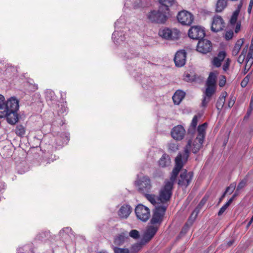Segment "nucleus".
<instances>
[{
	"mask_svg": "<svg viewBox=\"0 0 253 253\" xmlns=\"http://www.w3.org/2000/svg\"><path fill=\"white\" fill-rule=\"evenodd\" d=\"M191 143V140H189L184 148L183 154L179 153L175 158V164L171 172L170 179L169 180L165 181L164 186L160 191L159 196H156L154 194H149L148 193L144 194L146 199L153 205L167 204V203L170 200L172 195L174 182L179 172L182 168L184 164L187 162L189 156Z\"/></svg>",
	"mask_w": 253,
	"mask_h": 253,
	"instance_id": "obj_1",
	"label": "nucleus"
},
{
	"mask_svg": "<svg viewBox=\"0 0 253 253\" xmlns=\"http://www.w3.org/2000/svg\"><path fill=\"white\" fill-rule=\"evenodd\" d=\"M19 107V100L15 97H11L5 101L4 96L0 94V118H6L9 124H16L18 120Z\"/></svg>",
	"mask_w": 253,
	"mask_h": 253,
	"instance_id": "obj_2",
	"label": "nucleus"
},
{
	"mask_svg": "<svg viewBox=\"0 0 253 253\" xmlns=\"http://www.w3.org/2000/svg\"><path fill=\"white\" fill-rule=\"evenodd\" d=\"M158 228L159 226L157 225H153L148 226L144 232L141 242L134 244L132 248L138 250H140L143 245L149 242L153 238L157 233Z\"/></svg>",
	"mask_w": 253,
	"mask_h": 253,
	"instance_id": "obj_3",
	"label": "nucleus"
},
{
	"mask_svg": "<svg viewBox=\"0 0 253 253\" xmlns=\"http://www.w3.org/2000/svg\"><path fill=\"white\" fill-rule=\"evenodd\" d=\"M168 11L165 10H161L160 6L158 11L153 10L148 14V18L152 22L157 23H164L167 20Z\"/></svg>",
	"mask_w": 253,
	"mask_h": 253,
	"instance_id": "obj_4",
	"label": "nucleus"
},
{
	"mask_svg": "<svg viewBox=\"0 0 253 253\" xmlns=\"http://www.w3.org/2000/svg\"><path fill=\"white\" fill-rule=\"evenodd\" d=\"M167 207V204L156 206L155 210L153 211L152 217L150 221L151 224L153 225L155 224L156 225L157 224L160 225L163 221Z\"/></svg>",
	"mask_w": 253,
	"mask_h": 253,
	"instance_id": "obj_5",
	"label": "nucleus"
},
{
	"mask_svg": "<svg viewBox=\"0 0 253 253\" xmlns=\"http://www.w3.org/2000/svg\"><path fill=\"white\" fill-rule=\"evenodd\" d=\"M135 184L138 187V191L144 194L149 192L152 188L150 179L146 176L136 181Z\"/></svg>",
	"mask_w": 253,
	"mask_h": 253,
	"instance_id": "obj_6",
	"label": "nucleus"
},
{
	"mask_svg": "<svg viewBox=\"0 0 253 253\" xmlns=\"http://www.w3.org/2000/svg\"><path fill=\"white\" fill-rule=\"evenodd\" d=\"M193 177V173L192 171H187L184 169L180 173L178 180V185L183 189L186 188L191 183Z\"/></svg>",
	"mask_w": 253,
	"mask_h": 253,
	"instance_id": "obj_7",
	"label": "nucleus"
},
{
	"mask_svg": "<svg viewBox=\"0 0 253 253\" xmlns=\"http://www.w3.org/2000/svg\"><path fill=\"white\" fill-rule=\"evenodd\" d=\"M137 217L143 222L147 221L150 216V211L148 208L142 204H139L135 209Z\"/></svg>",
	"mask_w": 253,
	"mask_h": 253,
	"instance_id": "obj_8",
	"label": "nucleus"
},
{
	"mask_svg": "<svg viewBox=\"0 0 253 253\" xmlns=\"http://www.w3.org/2000/svg\"><path fill=\"white\" fill-rule=\"evenodd\" d=\"M159 35L160 37L167 40H177L180 35V31L177 29H170L169 28L160 30Z\"/></svg>",
	"mask_w": 253,
	"mask_h": 253,
	"instance_id": "obj_9",
	"label": "nucleus"
},
{
	"mask_svg": "<svg viewBox=\"0 0 253 253\" xmlns=\"http://www.w3.org/2000/svg\"><path fill=\"white\" fill-rule=\"evenodd\" d=\"M177 19L182 25L190 26L194 20V16L189 12L183 10L177 15Z\"/></svg>",
	"mask_w": 253,
	"mask_h": 253,
	"instance_id": "obj_10",
	"label": "nucleus"
},
{
	"mask_svg": "<svg viewBox=\"0 0 253 253\" xmlns=\"http://www.w3.org/2000/svg\"><path fill=\"white\" fill-rule=\"evenodd\" d=\"M225 27V23L221 16L215 15L212 19L211 29L215 33L221 31Z\"/></svg>",
	"mask_w": 253,
	"mask_h": 253,
	"instance_id": "obj_11",
	"label": "nucleus"
},
{
	"mask_svg": "<svg viewBox=\"0 0 253 253\" xmlns=\"http://www.w3.org/2000/svg\"><path fill=\"white\" fill-rule=\"evenodd\" d=\"M188 36L190 38L194 40H202L205 36V32L201 26H192L188 31Z\"/></svg>",
	"mask_w": 253,
	"mask_h": 253,
	"instance_id": "obj_12",
	"label": "nucleus"
},
{
	"mask_svg": "<svg viewBox=\"0 0 253 253\" xmlns=\"http://www.w3.org/2000/svg\"><path fill=\"white\" fill-rule=\"evenodd\" d=\"M207 200L208 197H206V196H205L202 199V200H201L200 202L199 203L195 210L191 214V216L189 218L182 230H185L186 228H188L193 224L194 219L195 218V217L198 214L199 211L205 204Z\"/></svg>",
	"mask_w": 253,
	"mask_h": 253,
	"instance_id": "obj_13",
	"label": "nucleus"
},
{
	"mask_svg": "<svg viewBox=\"0 0 253 253\" xmlns=\"http://www.w3.org/2000/svg\"><path fill=\"white\" fill-rule=\"evenodd\" d=\"M212 50L211 42L207 39H202L199 41L197 45V50L203 54H207Z\"/></svg>",
	"mask_w": 253,
	"mask_h": 253,
	"instance_id": "obj_14",
	"label": "nucleus"
},
{
	"mask_svg": "<svg viewBox=\"0 0 253 253\" xmlns=\"http://www.w3.org/2000/svg\"><path fill=\"white\" fill-rule=\"evenodd\" d=\"M216 80V75L215 73L211 72L206 82L207 88L206 90L208 95H210L211 93H214L215 91V84Z\"/></svg>",
	"mask_w": 253,
	"mask_h": 253,
	"instance_id": "obj_15",
	"label": "nucleus"
},
{
	"mask_svg": "<svg viewBox=\"0 0 253 253\" xmlns=\"http://www.w3.org/2000/svg\"><path fill=\"white\" fill-rule=\"evenodd\" d=\"M185 134V130L183 126L181 125H177L172 129L171 135L176 140H182Z\"/></svg>",
	"mask_w": 253,
	"mask_h": 253,
	"instance_id": "obj_16",
	"label": "nucleus"
},
{
	"mask_svg": "<svg viewBox=\"0 0 253 253\" xmlns=\"http://www.w3.org/2000/svg\"><path fill=\"white\" fill-rule=\"evenodd\" d=\"M186 52L184 50L178 51L174 58V61L176 66L182 67L186 62Z\"/></svg>",
	"mask_w": 253,
	"mask_h": 253,
	"instance_id": "obj_17",
	"label": "nucleus"
},
{
	"mask_svg": "<svg viewBox=\"0 0 253 253\" xmlns=\"http://www.w3.org/2000/svg\"><path fill=\"white\" fill-rule=\"evenodd\" d=\"M132 211V208L128 205L122 206L118 211V215L121 218H127Z\"/></svg>",
	"mask_w": 253,
	"mask_h": 253,
	"instance_id": "obj_18",
	"label": "nucleus"
},
{
	"mask_svg": "<svg viewBox=\"0 0 253 253\" xmlns=\"http://www.w3.org/2000/svg\"><path fill=\"white\" fill-rule=\"evenodd\" d=\"M207 126V123H205L198 126L197 128L198 135L196 138V140H200V141L204 140Z\"/></svg>",
	"mask_w": 253,
	"mask_h": 253,
	"instance_id": "obj_19",
	"label": "nucleus"
},
{
	"mask_svg": "<svg viewBox=\"0 0 253 253\" xmlns=\"http://www.w3.org/2000/svg\"><path fill=\"white\" fill-rule=\"evenodd\" d=\"M225 56L226 52L225 51H220L217 56L213 58L212 61L213 65L216 67H219L221 65V62L225 58Z\"/></svg>",
	"mask_w": 253,
	"mask_h": 253,
	"instance_id": "obj_20",
	"label": "nucleus"
},
{
	"mask_svg": "<svg viewBox=\"0 0 253 253\" xmlns=\"http://www.w3.org/2000/svg\"><path fill=\"white\" fill-rule=\"evenodd\" d=\"M253 64V54L248 53L246 59V64L243 71L244 75L246 74Z\"/></svg>",
	"mask_w": 253,
	"mask_h": 253,
	"instance_id": "obj_21",
	"label": "nucleus"
},
{
	"mask_svg": "<svg viewBox=\"0 0 253 253\" xmlns=\"http://www.w3.org/2000/svg\"><path fill=\"white\" fill-rule=\"evenodd\" d=\"M159 166L162 168H165L170 165L171 161L169 156L167 154H164L159 160Z\"/></svg>",
	"mask_w": 253,
	"mask_h": 253,
	"instance_id": "obj_22",
	"label": "nucleus"
},
{
	"mask_svg": "<svg viewBox=\"0 0 253 253\" xmlns=\"http://www.w3.org/2000/svg\"><path fill=\"white\" fill-rule=\"evenodd\" d=\"M185 93L182 90H177L172 96L174 104L178 105L184 98Z\"/></svg>",
	"mask_w": 253,
	"mask_h": 253,
	"instance_id": "obj_23",
	"label": "nucleus"
},
{
	"mask_svg": "<svg viewBox=\"0 0 253 253\" xmlns=\"http://www.w3.org/2000/svg\"><path fill=\"white\" fill-rule=\"evenodd\" d=\"M227 6V0H217L215 4V11L222 12Z\"/></svg>",
	"mask_w": 253,
	"mask_h": 253,
	"instance_id": "obj_24",
	"label": "nucleus"
},
{
	"mask_svg": "<svg viewBox=\"0 0 253 253\" xmlns=\"http://www.w3.org/2000/svg\"><path fill=\"white\" fill-rule=\"evenodd\" d=\"M227 95V92L225 91L222 92L221 93L220 96L219 97L217 100L216 105V107L218 110L220 111L221 109L223 108L225 101V98Z\"/></svg>",
	"mask_w": 253,
	"mask_h": 253,
	"instance_id": "obj_25",
	"label": "nucleus"
},
{
	"mask_svg": "<svg viewBox=\"0 0 253 253\" xmlns=\"http://www.w3.org/2000/svg\"><path fill=\"white\" fill-rule=\"evenodd\" d=\"M159 1L161 4L160 9L169 12V7L174 3L175 0H159Z\"/></svg>",
	"mask_w": 253,
	"mask_h": 253,
	"instance_id": "obj_26",
	"label": "nucleus"
},
{
	"mask_svg": "<svg viewBox=\"0 0 253 253\" xmlns=\"http://www.w3.org/2000/svg\"><path fill=\"white\" fill-rule=\"evenodd\" d=\"M244 42V39H240L236 42L232 52V55L233 56H236L238 54Z\"/></svg>",
	"mask_w": 253,
	"mask_h": 253,
	"instance_id": "obj_27",
	"label": "nucleus"
},
{
	"mask_svg": "<svg viewBox=\"0 0 253 253\" xmlns=\"http://www.w3.org/2000/svg\"><path fill=\"white\" fill-rule=\"evenodd\" d=\"M127 236L125 233H122L115 238L114 243L115 244L120 246L122 245L127 239Z\"/></svg>",
	"mask_w": 253,
	"mask_h": 253,
	"instance_id": "obj_28",
	"label": "nucleus"
},
{
	"mask_svg": "<svg viewBox=\"0 0 253 253\" xmlns=\"http://www.w3.org/2000/svg\"><path fill=\"white\" fill-rule=\"evenodd\" d=\"M204 141H200V140H196L194 141L193 144V148H192V151L193 153H197L202 146Z\"/></svg>",
	"mask_w": 253,
	"mask_h": 253,
	"instance_id": "obj_29",
	"label": "nucleus"
},
{
	"mask_svg": "<svg viewBox=\"0 0 253 253\" xmlns=\"http://www.w3.org/2000/svg\"><path fill=\"white\" fill-rule=\"evenodd\" d=\"M213 94L214 93H211V94L210 95H208L209 94H207V91L205 90L204 92V97L202 102V107H206L207 106V104L211 100V97Z\"/></svg>",
	"mask_w": 253,
	"mask_h": 253,
	"instance_id": "obj_30",
	"label": "nucleus"
},
{
	"mask_svg": "<svg viewBox=\"0 0 253 253\" xmlns=\"http://www.w3.org/2000/svg\"><path fill=\"white\" fill-rule=\"evenodd\" d=\"M239 14V9H236L235 11H234L230 20V24L231 25L234 26L236 24Z\"/></svg>",
	"mask_w": 253,
	"mask_h": 253,
	"instance_id": "obj_31",
	"label": "nucleus"
},
{
	"mask_svg": "<svg viewBox=\"0 0 253 253\" xmlns=\"http://www.w3.org/2000/svg\"><path fill=\"white\" fill-rule=\"evenodd\" d=\"M230 189H231V193H233V192L234 191V190H235V184H234V183H232V184H231L228 187H227L226 189V190L224 192V193L223 194V195L221 196V197L219 198V201H218V204L220 203L221 202V201L223 200V199H224V198L225 197L226 194L228 192L229 190Z\"/></svg>",
	"mask_w": 253,
	"mask_h": 253,
	"instance_id": "obj_32",
	"label": "nucleus"
},
{
	"mask_svg": "<svg viewBox=\"0 0 253 253\" xmlns=\"http://www.w3.org/2000/svg\"><path fill=\"white\" fill-rule=\"evenodd\" d=\"M15 133L19 136H23L25 133V127L22 125L17 126L15 129Z\"/></svg>",
	"mask_w": 253,
	"mask_h": 253,
	"instance_id": "obj_33",
	"label": "nucleus"
},
{
	"mask_svg": "<svg viewBox=\"0 0 253 253\" xmlns=\"http://www.w3.org/2000/svg\"><path fill=\"white\" fill-rule=\"evenodd\" d=\"M115 253H129L128 249L126 248H120L118 247L114 248Z\"/></svg>",
	"mask_w": 253,
	"mask_h": 253,
	"instance_id": "obj_34",
	"label": "nucleus"
},
{
	"mask_svg": "<svg viewBox=\"0 0 253 253\" xmlns=\"http://www.w3.org/2000/svg\"><path fill=\"white\" fill-rule=\"evenodd\" d=\"M230 205V204L227 202L225 205H224L219 210L218 212V215L221 216L223 214V213L225 212L226 209L228 208V207Z\"/></svg>",
	"mask_w": 253,
	"mask_h": 253,
	"instance_id": "obj_35",
	"label": "nucleus"
},
{
	"mask_svg": "<svg viewBox=\"0 0 253 253\" xmlns=\"http://www.w3.org/2000/svg\"><path fill=\"white\" fill-rule=\"evenodd\" d=\"M129 235L131 237L134 239H137L139 237V232L136 230H131Z\"/></svg>",
	"mask_w": 253,
	"mask_h": 253,
	"instance_id": "obj_36",
	"label": "nucleus"
},
{
	"mask_svg": "<svg viewBox=\"0 0 253 253\" xmlns=\"http://www.w3.org/2000/svg\"><path fill=\"white\" fill-rule=\"evenodd\" d=\"M250 76L251 75L250 74H248L241 82V85L242 87H245L246 86L249 81Z\"/></svg>",
	"mask_w": 253,
	"mask_h": 253,
	"instance_id": "obj_37",
	"label": "nucleus"
},
{
	"mask_svg": "<svg viewBox=\"0 0 253 253\" xmlns=\"http://www.w3.org/2000/svg\"><path fill=\"white\" fill-rule=\"evenodd\" d=\"M198 124V117L197 115H195L193 118V119L192 120V122L191 124V126L193 127L194 128H195Z\"/></svg>",
	"mask_w": 253,
	"mask_h": 253,
	"instance_id": "obj_38",
	"label": "nucleus"
},
{
	"mask_svg": "<svg viewBox=\"0 0 253 253\" xmlns=\"http://www.w3.org/2000/svg\"><path fill=\"white\" fill-rule=\"evenodd\" d=\"M233 32L232 31H229L226 32L225 35V38L227 40H230L233 38Z\"/></svg>",
	"mask_w": 253,
	"mask_h": 253,
	"instance_id": "obj_39",
	"label": "nucleus"
},
{
	"mask_svg": "<svg viewBox=\"0 0 253 253\" xmlns=\"http://www.w3.org/2000/svg\"><path fill=\"white\" fill-rule=\"evenodd\" d=\"M38 85L36 84H29L28 89L31 91H35L38 89Z\"/></svg>",
	"mask_w": 253,
	"mask_h": 253,
	"instance_id": "obj_40",
	"label": "nucleus"
},
{
	"mask_svg": "<svg viewBox=\"0 0 253 253\" xmlns=\"http://www.w3.org/2000/svg\"><path fill=\"white\" fill-rule=\"evenodd\" d=\"M253 110V96L252 97L251 100L250 104V108L247 111V115L248 116H250Z\"/></svg>",
	"mask_w": 253,
	"mask_h": 253,
	"instance_id": "obj_41",
	"label": "nucleus"
},
{
	"mask_svg": "<svg viewBox=\"0 0 253 253\" xmlns=\"http://www.w3.org/2000/svg\"><path fill=\"white\" fill-rule=\"evenodd\" d=\"M246 185V182L244 180H242L238 185L237 187V191H239L244 188Z\"/></svg>",
	"mask_w": 253,
	"mask_h": 253,
	"instance_id": "obj_42",
	"label": "nucleus"
},
{
	"mask_svg": "<svg viewBox=\"0 0 253 253\" xmlns=\"http://www.w3.org/2000/svg\"><path fill=\"white\" fill-rule=\"evenodd\" d=\"M226 83V78L225 76H223L221 77V79L219 82V85L220 87H223L224 86Z\"/></svg>",
	"mask_w": 253,
	"mask_h": 253,
	"instance_id": "obj_43",
	"label": "nucleus"
},
{
	"mask_svg": "<svg viewBox=\"0 0 253 253\" xmlns=\"http://www.w3.org/2000/svg\"><path fill=\"white\" fill-rule=\"evenodd\" d=\"M235 102V98L234 96L231 97L230 100L229 101L228 105L229 108H231L234 104Z\"/></svg>",
	"mask_w": 253,
	"mask_h": 253,
	"instance_id": "obj_44",
	"label": "nucleus"
},
{
	"mask_svg": "<svg viewBox=\"0 0 253 253\" xmlns=\"http://www.w3.org/2000/svg\"><path fill=\"white\" fill-rule=\"evenodd\" d=\"M230 65V60L229 59H227L226 63L224 64L223 66V69L224 71H226L228 69Z\"/></svg>",
	"mask_w": 253,
	"mask_h": 253,
	"instance_id": "obj_45",
	"label": "nucleus"
},
{
	"mask_svg": "<svg viewBox=\"0 0 253 253\" xmlns=\"http://www.w3.org/2000/svg\"><path fill=\"white\" fill-rule=\"evenodd\" d=\"M71 231V228L70 227H66L62 229L60 231V234H62L63 232H65L66 233H69Z\"/></svg>",
	"mask_w": 253,
	"mask_h": 253,
	"instance_id": "obj_46",
	"label": "nucleus"
},
{
	"mask_svg": "<svg viewBox=\"0 0 253 253\" xmlns=\"http://www.w3.org/2000/svg\"><path fill=\"white\" fill-rule=\"evenodd\" d=\"M248 45L247 44L245 47H244V48L242 51L241 55L246 57V55L248 51Z\"/></svg>",
	"mask_w": 253,
	"mask_h": 253,
	"instance_id": "obj_47",
	"label": "nucleus"
},
{
	"mask_svg": "<svg viewBox=\"0 0 253 253\" xmlns=\"http://www.w3.org/2000/svg\"><path fill=\"white\" fill-rule=\"evenodd\" d=\"M238 195V193H237V191L234 194V195L232 196V197L228 200V202L231 204L232 202L233 201V200L235 199V198Z\"/></svg>",
	"mask_w": 253,
	"mask_h": 253,
	"instance_id": "obj_48",
	"label": "nucleus"
},
{
	"mask_svg": "<svg viewBox=\"0 0 253 253\" xmlns=\"http://www.w3.org/2000/svg\"><path fill=\"white\" fill-rule=\"evenodd\" d=\"M253 5V0H250V3L248 8V12L249 13H251Z\"/></svg>",
	"mask_w": 253,
	"mask_h": 253,
	"instance_id": "obj_49",
	"label": "nucleus"
},
{
	"mask_svg": "<svg viewBox=\"0 0 253 253\" xmlns=\"http://www.w3.org/2000/svg\"><path fill=\"white\" fill-rule=\"evenodd\" d=\"M245 59V57L240 55L238 58V62L240 64H242Z\"/></svg>",
	"mask_w": 253,
	"mask_h": 253,
	"instance_id": "obj_50",
	"label": "nucleus"
},
{
	"mask_svg": "<svg viewBox=\"0 0 253 253\" xmlns=\"http://www.w3.org/2000/svg\"><path fill=\"white\" fill-rule=\"evenodd\" d=\"M67 110L68 108L66 107L63 106L61 107V109L59 111V112L61 114H63L65 113H66L67 111Z\"/></svg>",
	"mask_w": 253,
	"mask_h": 253,
	"instance_id": "obj_51",
	"label": "nucleus"
},
{
	"mask_svg": "<svg viewBox=\"0 0 253 253\" xmlns=\"http://www.w3.org/2000/svg\"><path fill=\"white\" fill-rule=\"evenodd\" d=\"M240 28H241V23H237L236 27H235V32L236 33H238L239 31L240 30Z\"/></svg>",
	"mask_w": 253,
	"mask_h": 253,
	"instance_id": "obj_52",
	"label": "nucleus"
},
{
	"mask_svg": "<svg viewBox=\"0 0 253 253\" xmlns=\"http://www.w3.org/2000/svg\"><path fill=\"white\" fill-rule=\"evenodd\" d=\"M190 75L189 74H187L184 76V80L187 82L191 81L192 80L190 79Z\"/></svg>",
	"mask_w": 253,
	"mask_h": 253,
	"instance_id": "obj_53",
	"label": "nucleus"
},
{
	"mask_svg": "<svg viewBox=\"0 0 253 253\" xmlns=\"http://www.w3.org/2000/svg\"><path fill=\"white\" fill-rule=\"evenodd\" d=\"M169 149L173 151H174L175 150L178 149V147H177V145H176L175 144H172V145H170Z\"/></svg>",
	"mask_w": 253,
	"mask_h": 253,
	"instance_id": "obj_54",
	"label": "nucleus"
},
{
	"mask_svg": "<svg viewBox=\"0 0 253 253\" xmlns=\"http://www.w3.org/2000/svg\"><path fill=\"white\" fill-rule=\"evenodd\" d=\"M248 53H251L253 54V38L252 40L251 45L250 47L249 51Z\"/></svg>",
	"mask_w": 253,
	"mask_h": 253,
	"instance_id": "obj_55",
	"label": "nucleus"
},
{
	"mask_svg": "<svg viewBox=\"0 0 253 253\" xmlns=\"http://www.w3.org/2000/svg\"><path fill=\"white\" fill-rule=\"evenodd\" d=\"M120 36V33L119 32H115L113 34V38L114 40L117 37Z\"/></svg>",
	"mask_w": 253,
	"mask_h": 253,
	"instance_id": "obj_56",
	"label": "nucleus"
},
{
	"mask_svg": "<svg viewBox=\"0 0 253 253\" xmlns=\"http://www.w3.org/2000/svg\"><path fill=\"white\" fill-rule=\"evenodd\" d=\"M69 136L67 135H66L64 141H69Z\"/></svg>",
	"mask_w": 253,
	"mask_h": 253,
	"instance_id": "obj_57",
	"label": "nucleus"
},
{
	"mask_svg": "<svg viewBox=\"0 0 253 253\" xmlns=\"http://www.w3.org/2000/svg\"><path fill=\"white\" fill-rule=\"evenodd\" d=\"M242 6V3H241L238 5V8H237V9H239V12L240 11V9H241V8Z\"/></svg>",
	"mask_w": 253,
	"mask_h": 253,
	"instance_id": "obj_58",
	"label": "nucleus"
},
{
	"mask_svg": "<svg viewBox=\"0 0 253 253\" xmlns=\"http://www.w3.org/2000/svg\"><path fill=\"white\" fill-rule=\"evenodd\" d=\"M252 222H251V221L250 220V221L249 222V223H248L247 226H248V227L250 226L252 224Z\"/></svg>",
	"mask_w": 253,
	"mask_h": 253,
	"instance_id": "obj_59",
	"label": "nucleus"
},
{
	"mask_svg": "<svg viewBox=\"0 0 253 253\" xmlns=\"http://www.w3.org/2000/svg\"><path fill=\"white\" fill-rule=\"evenodd\" d=\"M57 144L58 146H62V145H63V142H59L58 143H57Z\"/></svg>",
	"mask_w": 253,
	"mask_h": 253,
	"instance_id": "obj_60",
	"label": "nucleus"
},
{
	"mask_svg": "<svg viewBox=\"0 0 253 253\" xmlns=\"http://www.w3.org/2000/svg\"><path fill=\"white\" fill-rule=\"evenodd\" d=\"M233 242L231 241H230L228 243V245L231 246L232 245Z\"/></svg>",
	"mask_w": 253,
	"mask_h": 253,
	"instance_id": "obj_61",
	"label": "nucleus"
},
{
	"mask_svg": "<svg viewBox=\"0 0 253 253\" xmlns=\"http://www.w3.org/2000/svg\"><path fill=\"white\" fill-rule=\"evenodd\" d=\"M37 237L38 238V239H41L40 235H38Z\"/></svg>",
	"mask_w": 253,
	"mask_h": 253,
	"instance_id": "obj_62",
	"label": "nucleus"
},
{
	"mask_svg": "<svg viewBox=\"0 0 253 253\" xmlns=\"http://www.w3.org/2000/svg\"><path fill=\"white\" fill-rule=\"evenodd\" d=\"M250 220L251 221V222H253V215Z\"/></svg>",
	"mask_w": 253,
	"mask_h": 253,
	"instance_id": "obj_63",
	"label": "nucleus"
},
{
	"mask_svg": "<svg viewBox=\"0 0 253 253\" xmlns=\"http://www.w3.org/2000/svg\"><path fill=\"white\" fill-rule=\"evenodd\" d=\"M116 41L117 42H120V39H117V40H116Z\"/></svg>",
	"mask_w": 253,
	"mask_h": 253,
	"instance_id": "obj_64",
	"label": "nucleus"
}]
</instances>
